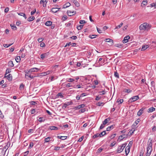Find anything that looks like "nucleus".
Returning a JSON list of instances; mask_svg holds the SVG:
<instances>
[{"label": "nucleus", "instance_id": "1", "mask_svg": "<svg viewBox=\"0 0 156 156\" xmlns=\"http://www.w3.org/2000/svg\"><path fill=\"white\" fill-rule=\"evenodd\" d=\"M151 27V26L147 23H144L141 24L139 27L140 30H144L147 31L150 30Z\"/></svg>", "mask_w": 156, "mask_h": 156}, {"label": "nucleus", "instance_id": "2", "mask_svg": "<svg viewBox=\"0 0 156 156\" xmlns=\"http://www.w3.org/2000/svg\"><path fill=\"white\" fill-rule=\"evenodd\" d=\"M152 144L151 142H150L148 145L147 148V152L146 156H150L151 154L152 150Z\"/></svg>", "mask_w": 156, "mask_h": 156}, {"label": "nucleus", "instance_id": "3", "mask_svg": "<svg viewBox=\"0 0 156 156\" xmlns=\"http://www.w3.org/2000/svg\"><path fill=\"white\" fill-rule=\"evenodd\" d=\"M139 98L138 96L136 95L130 98L128 100V102L129 103H132L137 100Z\"/></svg>", "mask_w": 156, "mask_h": 156}, {"label": "nucleus", "instance_id": "4", "mask_svg": "<svg viewBox=\"0 0 156 156\" xmlns=\"http://www.w3.org/2000/svg\"><path fill=\"white\" fill-rule=\"evenodd\" d=\"M67 13L69 16H71L75 14L76 13V11L71 12L70 11L68 10L67 12Z\"/></svg>", "mask_w": 156, "mask_h": 156}, {"label": "nucleus", "instance_id": "5", "mask_svg": "<svg viewBox=\"0 0 156 156\" xmlns=\"http://www.w3.org/2000/svg\"><path fill=\"white\" fill-rule=\"evenodd\" d=\"M130 37L129 36H127L125 37L124 38L123 40L122 41V42L123 43H126L129 41V39Z\"/></svg>", "mask_w": 156, "mask_h": 156}, {"label": "nucleus", "instance_id": "6", "mask_svg": "<svg viewBox=\"0 0 156 156\" xmlns=\"http://www.w3.org/2000/svg\"><path fill=\"white\" fill-rule=\"evenodd\" d=\"M39 70V69L37 68H33L30 69L28 71V73H31L32 72H37Z\"/></svg>", "mask_w": 156, "mask_h": 156}, {"label": "nucleus", "instance_id": "7", "mask_svg": "<svg viewBox=\"0 0 156 156\" xmlns=\"http://www.w3.org/2000/svg\"><path fill=\"white\" fill-rule=\"evenodd\" d=\"M26 74L25 75V77L26 79H28L29 78H30L31 79H33L34 78V77L33 76H31L30 74H29L28 73L26 72Z\"/></svg>", "mask_w": 156, "mask_h": 156}, {"label": "nucleus", "instance_id": "8", "mask_svg": "<svg viewBox=\"0 0 156 156\" xmlns=\"http://www.w3.org/2000/svg\"><path fill=\"white\" fill-rule=\"evenodd\" d=\"M73 102L71 101L70 102H68L67 103H65L64 104V105L63 106L62 108H63L64 107L65 108H66L67 106L69 105L73 104Z\"/></svg>", "mask_w": 156, "mask_h": 156}, {"label": "nucleus", "instance_id": "9", "mask_svg": "<svg viewBox=\"0 0 156 156\" xmlns=\"http://www.w3.org/2000/svg\"><path fill=\"white\" fill-rule=\"evenodd\" d=\"M145 108H142L140 109L137 112V115L138 116H140L144 112V110Z\"/></svg>", "mask_w": 156, "mask_h": 156}, {"label": "nucleus", "instance_id": "10", "mask_svg": "<svg viewBox=\"0 0 156 156\" xmlns=\"http://www.w3.org/2000/svg\"><path fill=\"white\" fill-rule=\"evenodd\" d=\"M5 77L7 78L9 81H12V75L10 74H8L7 76L5 75Z\"/></svg>", "mask_w": 156, "mask_h": 156}, {"label": "nucleus", "instance_id": "11", "mask_svg": "<svg viewBox=\"0 0 156 156\" xmlns=\"http://www.w3.org/2000/svg\"><path fill=\"white\" fill-rule=\"evenodd\" d=\"M128 136V135L126 134H123L121 136H120L119 139H121V140H122L123 138H126Z\"/></svg>", "mask_w": 156, "mask_h": 156}, {"label": "nucleus", "instance_id": "12", "mask_svg": "<svg viewBox=\"0 0 156 156\" xmlns=\"http://www.w3.org/2000/svg\"><path fill=\"white\" fill-rule=\"evenodd\" d=\"M123 148L121 146H119L117 149V151L118 153H120L122 152L123 150Z\"/></svg>", "mask_w": 156, "mask_h": 156}, {"label": "nucleus", "instance_id": "13", "mask_svg": "<svg viewBox=\"0 0 156 156\" xmlns=\"http://www.w3.org/2000/svg\"><path fill=\"white\" fill-rule=\"evenodd\" d=\"M49 129L51 130H58V128L55 126H50L49 128Z\"/></svg>", "mask_w": 156, "mask_h": 156}, {"label": "nucleus", "instance_id": "14", "mask_svg": "<svg viewBox=\"0 0 156 156\" xmlns=\"http://www.w3.org/2000/svg\"><path fill=\"white\" fill-rule=\"evenodd\" d=\"M111 120V118H108L107 119H105V120L103 122V124L104 125L106 124L108 122L110 121Z\"/></svg>", "mask_w": 156, "mask_h": 156}, {"label": "nucleus", "instance_id": "15", "mask_svg": "<svg viewBox=\"0 0 156 156\" xmlns=\"http://www.w3.org/2000/svg\"><path fill=\"white\" fill-rule=\"evenodd\" d=\"M130 147H126L125 148V152L126 155H127L130 151Z\"/></svg>", "mask_w": 156, "mask_h": 156}, {"label": "nucleus", "instance_id": "16", "mask_svg": "<svg viewBox=\"0 0 156 156\" xmlns=\"http://www.w3.org/2000/svg\"><path fill=\"white\" fill-rule=\"evenodd\" d=\"M105 41L107 42L111 43L110 44L112 45L113 44V40L111 39L107 38L105 39Z\"/></svg>", "mask_w": 156, "mask_h": 156}, {"label": "nucleus", "instance_id": "17", "mask_svg": "<svg viewBox=\"0 0 156 156\" xmlns=\"http://www.w3.org/2000/svg\"><path fill=\"white\" fill-rule=\"evenodd\" d=\"M155 110V108L154 107H151L149 108L147 111V112L148 113L152 112L154 111Z\"/></svg>", "mask_w": 156, "mask_h": 156}, {"label": "nucleus", "instance_id": "18", "mask_svg": "<svg viewBox=\"0 0 156 156\" xmlns=\"http://www.w3.org/2000/svg\"><path fill=\"white\" fill-rule=\"evenodd\" d=\"M8 66L11 67H13L14 64L13 63V62L11 60L8 63Z\"/></svg>", "mask_w": 156, "mask_h": 156}, {"label": "nucleus", "instance_id": "19", "mask_svg": "<svg viewBox=\"0 0 156 156\" xmlns=\"http://www.w3.org/2000/svg\"><path fill=\"white\" fill-rule=\"evenodd\" d=\"M123 92L128 93H130L132 92V90L129 89H125L123 90Z\"/></svg>", "mask_w": 156, "mask_h": 156}, {"label": "nucleus", "instance_id": "20", "mask_svg": "<svg viewBox=\"0 0 156 156\" xmlns=\"http://www.w3.org/2000/svg\"><path fill=\"white\" fill-rule=\"evenodd\" d=\"M57 137L59 139H60L62 140H64L67 139V136H58Z\"/></svg>", "mask_w": 156, "mask_h": 156}, {"label": "nucleus", "instance_id": "21", "mask_svg": "<svg viewBox=\"0 0 156 156\" xmlns=\"http://www.w3.org/2000/svg\"><path fill=\"white\" fill-rule=\"evenodd\" d=\"M115 126L114 125H113L108 127L106 129V131H109L111 129H113L114 128Z\"/></svg>", "mask_w": 156, "mask_h": 156}, {"label": "nucleus", "instance_id": "22", "mask_svg": "<svg viewBox=\"0 0 156 156\" xmlns=\"http://www.w3.org/2000/svg\"><path fill=\"white\" fill-rule=\"evenodd\" d=\"M149 47L147 45H144L142 46V48H141V50L142 51H144L147 48H148Z\"/></svg>", "mask_w": 156, "mask_h": 156}, {"label": "nucleus", "instance_id": "23", "mask_svg": "<svg viewBox=\"0 0 156 156\" xmlns=\"http://www.w3.org/2000/svg\"><path fill=\"white\" fill-rule=\"evenodd\" d=\"M37 120L40 122H44L45 121V119L44 117H40L37 119Z\"/></svg>", "mask_w": 156, "mask_h": 156}, {"label": "nucleus", "instance_id": "24", "mask_svg": "<svg viewBox=\"0 0 156 156\" xmlns=\"http://www.w3.org/2000/svg\"><path fill=\"white\" fill-rule=\"evenodd\" d=\"M106 131H104L99 134V137H101L102 136H104V135H105L106 134Z\"/></svg>", "mask_w": 156, "mask_h": 156}, {"label": "nucleus", "instance_id": "25", "mask_svg": "<svg viewBox=\"0 0 156 156\" xmlns=\"http://www.w3.org/2000/svg\"><path fill=\"white\" fill-rule=\"evenodd\" d=\"M135 131V129H134L133 130L131 129V130L129 131V132L127 134V135H128V136H131L133 133Z\"/></svg>", "mask_w": 156, "mask_h": 156}, {"label": "nucleus", "instance_id": "26", "mask_svg": "<svg viewBox=\"0 0 156 156\" xmlns=\"http://www.w3.org/2000/svg\"><path fill=\"white\" fill-rule=\"evenodd\" d=\"M71 4L70 3L68 2L65 5H64L63 6V8L65 9L67 8Z\"/></svg>", "mask_w": 156, "mask_h": 156}, {"label": "nucleus", "instance_id": "27", "mask_svg": "<svg viewBox=\"0 0 156 156\" xmlns=\"http://www.w3.org/2000/svg\"><path fill=\"white\" fill-rule=\"evenodd\" d=\"M51 137H48L45 138L44 139V142H48L49 141L51 140L50 139H51Z\"/></svg>", "mask_w": 156, "mask_h": 156}, {"label": "nucleus", "instance_id": "28", "mask_svg": "<svg viewBox=\"0 0 156 156\" xmlns=\"http://www.w3.org/2000/svg\"><path fill=\"white\" fill-rule=\"evenodd\" d=\"M34 18L35 17L34 16H30L28 18L27 20L29 22H30L34 20Z\"/></svg>", "mask_w": 156, "mask_h": 156}, {"label": "nucleus", "instance_id": "29", "mask_svg": "<svg viewBox=\"0 0 156 156\" xmlns=\"http://www.w3.org/2000/svg\"><path fill=\"white\" fill-rule=\"evenodd\" d=\"M52 24V22L51 21H48L46 22L45 25L47 26H51Z\"/></svg>", "mask_w": 156, "mask_h": 156}, {"label": "nucleus", "instance_id": "30", "mask_svg": "<svg viewBox=\"0 0 156 156\" xmlns=\"http://www.w3.org/2000/svg\"><path fill=\"white\" fill-rule=\"evenodd\" d=\"M151 87H153V89L155 90V83L154 81H152L151 82Z\"/></svg>", "mask_w": 156, "mask_h": 156}, {"label": "nucleus", "instance_id": "31", "mask_svg": "<svg viewBox=\"0 0 156 156\" xmlns=\"http://www.w3.org/2000/svg\"><path fill=\"white\" fill-rule=\"evenodd\" d=\"M18 15H19L23 16L25 19H27V17L26 16V15L24 13L20 12V13H19Z\"/></svg>", "mask_w": 156, "mask_h": 156}, {"label": "nucleus", "instance_id": "32", "mask_svg": "<svg viewBox=\"0 0 156 156\" xmlns=\"http://www.w3.org/2000/svg\"><path fill=\"white\" fill-rule=\"evenodd\" d=\"M25 85L23 83H21L19 87V89L21 90L22 89H23Z\"/></svg>", "mask_w": 156, "mask_h": 156}, {"label": "nucleus", "instance_id": "33", "mask_svg": "<svg viewBox=\"0 0 156 156\" xmlns=\"http://www.w3.org/2000/svg\"><path fill=\"white\" fill-rule=\"evenodd\" d=\"M47 55V53H45L43 54H42L40 55V57L42 59H44V58Z\"/></svg>", "mask_w": 156, "mask_h": 156}, {"label": "nucleus", "instance_id": "34", "mask_svg": "<svg viewBox=\"0 0 156 156\" xmlns=\"http://www.w3.org/2000/svg\"><path fill=\"white\" fill-rule=\"evenodd\" d=\"M140 121V119H139L136 120L134 123L133 124V125L134 126H136L139 122Z\"/></svg>", "mask_w": 156, "mask_h": 156}, {"label": "nucleus", "instance_id": "35", "mask_svg": "<svg viewBox=\"0 0 156 156\" xmlns=\"http://www.w3.org/2000/svg\"><path fill=\"white\" fill-rule=\"evenodd\" d=\"M15 60H16V61L17 62H20V60H21V58H20V56H17L16 59H15Z\"/></svg>", "mask_w": 156, "mask_h": 156}, {"label": "nucleus", "instance_id": "36", "mask_svg": "<svg viewBox=\"0 0 156 156\" xmlns=\"http://www.w3.org/2000/svg\"><path fill=\"white\" fill-rule=\"evenodd\" d=\"M123 23H121L119 25H118L116 26L115 29H118L120 28L123 25Z\"/></svg>", "mask_w": 156, "mask_h": 156}, {"label": "nucleus", "instance_id": "37", "mask_svg": "<svg viewBox=\"0 0 156 156\" xmlns=\"http://www.w3.org/2000/svg\"><path fill=\"white\" fill-rule=\"evenodd\" d=\"M83 25H79L77 26V28L78 30H80L83 28Z\"/></svg>", "mask_w": 156, "mask_h": 156}, {"label": "nucleus", "instance_id": "38", "mask_svg": "<svg viewBox=\"0 0 156 156\" xmlns=\"http://www.w3.org/2000/svg\"><path fill=\"white\" fill-rule=\"evenodd\" d=\"M51 11L53 12H58V10L56 8V7L53 8L51 9Z\"/></svg>", "mask_w": 156, "mask_h": 156}, {"label": "nucleus", "instance_id": "39", "mask_svg": "<svg viewBox=\"0 0 156 156\" xmlns=\"http://www.w3.org/2000/svg\"><path fill=\"white\" fill-rule=\"evenodd\" d=\"M103 150V148H102L101 147H100L98 149V150L97 151V153H101Z\"/></svg>", "mask_w": 156, "mask_h": 156}, {"label": "nucleus", "instance_id": "40", "mask_svg": "<svg viewBox=\"0 0 156 156\" xmlns=\"http://www.w3.org/2000/svg\"><path fill=\"white\" fill-rule=\"evenodd\" d=\"M75 81V79L73 78H70L68 79L67 81L69 82H72Z\"/></svg>", "mask_w": 156, "mask_h": 156}, {"label": "nucleus", "instance_id": "41", "mask_svg": "<svg viewBox=\"0 0 156 156\" xmlns=\"http://www.w3.org/2000/svg\"><path fill=\"white\" fill-rule=\"evenodd\" d=\"M98 137H99V134L97 133L93 136L92 138L94 139Z\"/></svg>", "mask_w": 156, "mask_h": 156}, {"label": "nucleus", "instance_id": "42", "mask_svg": "<svg viewBox=\"0 0 156 156\" xmlns=\"http://www.w3.org/2000/svg\"><path fill=\"white\" fill-rule=\"evenodd\" d=\"M114 76L115 77H117V78H119V74L117 72H115Z\"/></svg>", "mask_w": 156, "mask_h": 156}, {"label": "nucleus", "instance_id": "43", "mask_svg": "<svg viewBox=\"0 0 156 156\" xmlns=\"http://www.w3.org/2000/svg\"><path fill=\"white\" fill-rule=\"evenodd\" d=\"M10 26L12 28V29H13L15 30H17V27L15 25H12V24L10 25Z\"/></svg>", "mask_w": 156, "mask_h": 156}, {"label": "nucleus", "instance_id": "44", "mask_svg": "<svg viewBox=\"0 0 156 156\" xmlns=\"http://www.w3.org/2000/svg\"><path fill=\"white\" fill-rule=\"evenodd\" d=\"M151 7H154L155 9L156 8V3H153L151 5Z\"/></svg>", "mask_w": 156, "mask_h": 156}, {"label": "nucleus", "instance_id": "45", "mask_svg": "<svg viewBox=\"0 0 156 156\" xmlns=\"http://www.w3.org/2000/svg\"><path fill=\"white\" fill-rule=\"evenodd\" d=\"M86 111V108H83L79 110V112L80 113H82Z\"/></svg>", "mask_w": 156, "mask_h": 156}, {"label": "nucleus", "instance_id": "46", "mask_svg": "<svg viewBox=\"0 0 156 156\" xmlns=\"http://www.w3.org/2000/svg\"><path fill=\"white\" fill-rule=\"evenodd\" d=\"M45 2H46V3L45 4V6H46V3H47L46 0H41V1L40 2V4H41L42 3H44Z\"/></svg>", "mask_w": 156, "mask_h": 156}, {"label": "nucleus", "instance_id": "47", "mask_svg": "<svg viewBox=\"0 0 156 156\" xmlns=\"http://www.w3.org/2000/svg\"><path fill=\"white\" fill-rule=\"evenodd\" d=\"M74 3L76 6L78 7L80 6V4L77 1H75Z\"/></svg>", "mask_w": 156, "mask_h": 156}, {"label": "nucleus", "instance_id": "48", "mask_svg": "<svg viewBox=\"0 0 156 156\" xmlns=\"http://www.w3.org/2000/svg\"><path fill=\"white\" fill-rule=\"evenodd\" d=\"M133 143V142L132 141H130L128 145V146L127 147H130V148L132 146Z\"/></svg>", "mask_w": 156, "mask_h": 156}, {"label": "nucleus", "instance_id": "49", "mask_svg": "<svg viewBox=\"0 0 156 156\" xmlns=\"http://www.w3.org/2000/svg\"><path fill=\"white\" fill-rule=\"evenodd\" d=\"M147 0H144L143 1L142 3V4H143L144 5H147Z\"/></svg>", "mask_w": 156, "mask_h": 156}, {"label": "nucleus", "instance_id": "50", "mask_svg": "<svg viewBox=\"0 0 156 156\" xmlns=\"http://www.w3.org/2000/svg\"><path fill=\"white\" fill-rule=\"evenodd\" d=\"M97 35H90L89 36V37L91 39H93Z\"/></svg>", "mask_w": 156, "mask_h": 156}, {"label": "nucleus", "instance_id": "51", "mask_svg": "<svg viewBox=\"0 0 156 156\" xmlns=\"http://www.w3.org/2000/svg\"><path fill=\"white\" fill-rule=\"evenodd\" d=\"M37 104V102L34 101H31L30 102V104L31 105H35Z\"/></svg>", "mask_w": 156, "mask_h": 156}, {"label": "nucleus", "instance_id": "52", "mask_svg": "<svg viewBox=\"0 0 156 156\" xmlns=\"http://www.w3.org/2000/svg\"><path fill=\"white\" fill-rule=\"evenodd\" d=\"M102 104L104 105V103L98 102L96 103V105L99 106H101Z\"/></svg>", "mask_w": 156, "mask_h": 156}, {"label": "nucleus", "instance_id": "53", "mask_svg": "<svg viewBox=\"0 0 156 156\" xmlns=\"http://www.w3.org/2000/svg\"><path fill=\"white\" fill-rule=\"evenodd\" d=\"M86 22L84 20H81L80 21L79 23L80 24H82L85 23Z\"/></svg>", "mask_w": 156, "mask_h": 156}, {"label": "nucleus", "instance_id": "54", "mask_svg": "<svg viewBox=\"0 0 156 156\" xmlns=\"http://www.w3.org/2000/svg\"><path fill=\"white\" fill-rule=\"evenodd\" d=\"M57 96H58V97L59 96H60L61 98H63V95L61 93H58L57 95Z\"/></svg>", "mask_w": 156, "mask_h": 156}, {"label": "nucleus", "instance_id": "55", "mask_svg": "<svg viewBox=\"0 0 156 156\" xmlns=\"http://www.w3.org/2000/svg\"><path fill=\"white\" fill-rule=\"evenodd\" d=\"M104 125H105L103 124V123L101 125L99 128V130H100V129H103L105 127Z\"/></svg>", "mask_w": 156, "mask_h": 156}, {"label": "nucleus", "instance_id": "56", "mask_svg": "<svg viewBox=\"0 0 156 156\" xmlns=\"http://www.w3.org/2000/svg\"><path fill=\"white\" fill-rule=\"evenodd\" d=\"M11 72L10 70L8 69H7L5 72V75H6L8 73H9Z\"/></svg>", "mask_w": 156, "mask_h": 156}, {"label": "nucleus", "instance_id": "57", "mask_svg": "<svg viewBox=\"0 0 156 156\" xmlns=\"http://www.w3.org/2000/svg\"><path fill=\"white\" fill-rule=\"evenodd\" d=\"M123 101V99H121L119 100L118 99L117 100V102H119L120 104L122 103Z\"/></svg>", "mask_w": 156, "mask_h": 156}, {"label": "nucleus", "instance_id": "58", "mask_svg": "<svg viewBox=\"0 0 156 156\" xmlns=\"http://www.w3.org/2000/svg\"><path fill=\"white\" fill-rule=\"evenodd\" d=\"M70 38L74 40H76L77 38V37L76 36H72L70 37Z\"/></svg>", "mask_w": 156, "mask_h": 156}, {"label": "nucleus", "instance_id": "59", "mask_svg": "<svg viewBox=\"0 0 156 156\" xmlns=\"http://www.w3.org/2000/svg\"><path fill=\"white\" fill-rule=\"evenodd\" d=\"M67 18V16H64L62 17V20L63 21H65Z\"/></svg>", "mask_w": 156, "mask_h": 156}, {"label": "nucleus", "instance_id": "60", "mask_svg": "<svg viewBox=\"0 0 156 156\" xmlns=\"http://www.w3.org/2000/svg\"><path fill=\"white\" fill-rule=\"evenodd\" d=\"M44 40L43 38H39L37 39L38 41L39 42H41Z\"/></svg>", "mask_w": 156, "mask_h": 156}, {"label": "nucleus", "instance_id": "61", "mask_svg": "<svg viewBox=\"0 0 156 156\" xmlns=\"http://www.w3.org/2000/svg\"><path fill=\"white\" fill-rule=\"evenodd\" d=\"M116 133H114V134H112V135H111V136H110V138H111V139H113V138H114L115 137V136H116Z\"/></svg>", "mask_w": 156, "mask_h": 156}, {"label": "nucleus", "instance_id": "62", "mask_svg": "<svg viewBox=\"0 0 156 156\" xmlns=\"http://www.w3.org/2000/svg\"><path fill=\"white\" fill-rule=\"evenodd\" d=\"M83 136H82L78 140V141L79 142H81L83 140Z\"/></svg>", "mask_w": 156, "mask_h": 156}, {"label": "nucleus", "instance_id": "63", "mask_svg": "<svg viewBox=\"0 0 156 156\" xmlns=\"http://www.w3.org/2000/svg\"><path fill=\"white\" fill-rule=\"evenodd\" d=\"M101 97H99L98 96H96V98H95V100L96 101H98L101 99Z\"/></svg>", "mask_w": 156, "mask_h": 156}, {"label": "nucleus", "instance_id": "64", "mask_svg": "<svg viewBox=\"0 0 156 156\" xmlns=\"http://www.w3.org/2000/svg\"><path fill=\"white\" fill-rule=\"evenodd\" d=\"M99 93L100 94V95H104L105 93V91L104 90L101 91H100Z\"/></svg>", "mask_w": 156, "mask_h": 156}]
</instances>
